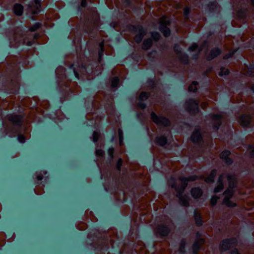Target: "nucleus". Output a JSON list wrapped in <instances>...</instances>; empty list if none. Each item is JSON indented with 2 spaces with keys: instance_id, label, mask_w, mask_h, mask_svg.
Segmentation results:
<instances>
[{
  "instance_id": "1",
  "label": "nucleus",
  "mask_w": 254,
  "mask_h": 254,
  "mask_svg": "<svg viewBox=\"0 0 254 254\" xmlns=\"http://www.w3.org/2000/svg\"><path fill=\"white\" fill-rule=\"evenodd\" d=\"M226 179L228 181L229 186L223 193L224 196L223 203L229 207H234L236 206V202L232 200L236 187V181L234 176L229 175L220 176L217 182V186L215 188L214 191L217 193L220 192L223 189V182Z\"/></svg>"
},
{
  "instance_id": "2",
  "label": "nucleus",
  "mask_w": 254,
  "mask_h": 254,
  "mask_svg": "<svg viewBox=\"0 0 254 254\" xmlns=\"http://www.w3.org/2000/svg\"><path fill=\"white\" fill-rule=\"evenodd\" d=\"M197 177L195 176L189 177L188 178H182L179 179L181 182V186L180 187H176L175 183L170 184L172 188H175L177 192V196L179 198L180 203L184 206H189V197L186 194H183V193L186 187L188 185V182H192L196 179ZM174 181L173 179H171V181Z\"/></svg>"
},
{
  "instance_id": "3",
  "label": "nucleus",
  "mask_w": 254,
  "mask_h": 254,
  "mask_svg": "<svg viewBox=\"0 0 254 254\" xmlns=\"http://www.w3.org/2000/svg\"><path fill=\"white\" fill-rule=\"evenodd\" d=\"M160 31L164 34V36L168 37L170 34V29L167 27V26L170 24L168 17L163 16L160 20Z\"/></svg>"
},
{
  "instance_id": "4",
  "label": "nucleus",
  "mask_w": 254,
  "mask_h": 254,
  "mask_svg": "<svg viewBox=\"0 0 254 254\" xmlns=\"http://www.w3.org/2000/svg\"><path fill=\"white\" fill-rule=\"evenodd\" d=\"M152 120L157 125L160 126H168L170 124L169 120L162 116H158L154 113L151 114Z\"/></svg>"
},
{
  "instance_id": "5",
  "label": "nucleus",
  "mask_w": 254,
  "mask_h": 254,
  "mask_svg": "<svg viewBox=\"0 0 254 254\" xmlns=\"http://www.w3.org/2000/svg\"><path fill=\"white\" fill-rule=\"evenodd\" d=\"M187 110L189 113L194 114L198 111V102L193 99H189L186 102Z\"/></svg>"
},
{
  "instance_id": "6",
  "label": "nucleus",
  "mask_w": 254,
  "mask_h": 254,
  "mask_svg": "<svg viewBox=\"0 0 254 254\" xmlns=\"http://www.w3.org/2000/svg\"><path fill=\"white\" fill-rule=\"evenodd\" d=\"M135 32L136 35L134 37V41L135 42L140 43L143 37L146 35V31L143 29L142 26L138 25L135 27Z\"/></svg>"
},
{
  "instance_id": "7",
  "label": "nucleus",
  "mask_w": 254,
  "mask_h": 254,
  "mask_svg": "<svg viewBox=\"0 0 254 254\" xmlns=\"http://www.w3.org/2000/svg\"><path fill=\"white\" fill-rule=\"evenodd\" d=\"M40 1H39V0H34V1L32 2V3L28 4V7L29 8V10L33 14H37L40 12Z\"/></svg>"
},
{
  "instance_id": "8",
  "label": "nucleus",
  "mask_w": 254,
  "mask_h": 254,
  "mask_svg": "<svg viewBox=\"0 0 254 254\" xmlns=\"http://www.w3.org/2000/svg\"><path fill=\"white\" fill-rule=\"evenodd\" d=\"M174 50L176 52V54L178 58L183 63H184V64H186L188 62V56L185 54H183L182 53L181 49L179 46H178L177 45H175L174 46Z\"/></svg>"
},
{
  "instance_id": "9",
  "label": "nucleus",
  "mask_w": 254,
  "mask_h": 254,
  "mask_svg": "<svg viewBox=\"0 0 254 254\" xmlns=\"http://www.w3.org/2000/svg\"><path fill=\"white\" fill-rule=\"evenodd\" d=\"M191 139L194 143H197L201 140L202 136L199 127H196L194 129L191 135Z\"/></svg>"
},
{
  "instance_id": "10",
  "label": "nucleus",
  "mask_w": 254,
  "mask_h": 254,
  "mask_svg": "<svg viewBox=\"0 0 254 254\" xmlns=\"http://www.w3.org/2000/svg\"><path fill=\"white\" fill-rule=\"evenodd\" d=\"M8 119L15 125L19 126L22 123V117L20 116L10 115L8 116Z\"/></svg>"
},
{
  "instance_id": "11",
  "label": "nucleus",
  "mask_w": 254,
  "mask_h": 254,
  "mask_svg": "<svg viewBox=\"0 0 254 254\" xmlns=\"http://www.w3.org/2000/svg\"><path fill=\"white\" fill-rule=\"evenodd\" d=\"M232 240H225L222 241L220 245V249L222 251H227L233 247Z\"/></svg>"
},
{
  "instance_id": "12",
  "label": "nucleus",
  "mask_w": 254,
  "mask_h": 254,
  "mask_svg": "<svg viewBox=\"0 0 254 254\" xmlns=\"http://www.w3.org/2000/svg\"><path fill=\"white\" fill-rule=\"evenodd\" d=\"M212 120L214 124L213 126V128L214 130H216L221 125V116L219 115H213L212 116Z\"/></svg>"
},
{
  "instance_id": "13",
  "label": "nucleus",
  "mask_w": 254,
  "mask_h": 254,
  "mask_svg": "<svg viewBox=\"0 0 254 254\" xmlns=\"http://www.w3.org/2000/svg\"><path fill=\"white\" fill-rule=\"evenodd\" d=\"M170 231L169 226L160 225L157 229V232L162 236H166L168 234Z\"/></svg>"
},
{
  "instance_id": "14",
  "label": "nucleus",
  "mask_w": 254,
  "mask_h": 254,
  "mask_svg": "<svg viewBox=\"0 0 254 254\" xmlns=\"http://www.w3.org/2000/svg\"><path fill=\"white\" fill-rule=\"evenodd\" d=\"M251 118L249 116H242L240 118L239 123L243 127H246L250 123Z\"/></svg>"
},
{
  "instance_id": "15",
  "label": "nucleus",
  "mask_w": 254,
  "mask_h": 254,
  "mask_svg": "<svg viewBox=\"0 0 254 254\" xmlns=\"http://www.w3.org/2000/svg\"><path fill=\"white\" fill-rule=\"evenodd\" d=\"M221 53V51L218 48H214L212 49L210 54L207 56V59L208 60H211L214 58L218 56Z\"/></svg>"
},
{
  "instance_id": "16",
  "label": "nucleus",
  "mask_w": 254,
  "mask_h": 254,
  "mask_svg": "<svg viewBox=\"0 0 254 254\" xmlns=\"http://www.w3.org/2000/svg\"><path fill=\"white\" fill-rule=\"evenodd\" d=\"M230 152L228 150H225L222 152L220 155V157L222 159L225 160L226 163L227 164H231L232 162V160L228 158V156L230 155Z\"/></svg>"
},
{
  "instance_id": "17",
  "label": "nucleus",
  "mask_w": 254,
  "mask_h": 254,
  "mask_svg": "<svg viewBox=\"0 0 254 254\" xmlns=\"http://www.w3.org/2000/svg\"><path fill=\"white\" fill-rule=\"evenodd\" d=\"M13 10L14 13L20 16L23 13V6L20 4H15L14 6Z\"/></svg>"
},
{
  "instance_id": "18",
  "label": "nucleus",
  "mask_w": 254,
  "mask_h": 254,
  "mask_svg": "<svg viewBox=\"0 0 254 254\" xmlns=\"http://www.w3.org/2000/svg\"><path fill=\"white\" fill-rule=\"evenodd\" d=\"M202 193L201 190L198 188H193L191 190L192 196L194 198H197L201 196Z\"/></svg>"
},
{
  "instance_id": "19",
  "label": "nucleus",
  "mask_w": 254,
  "mask_h": 254,
  "mask_svg": "<svg viewBox=\"0 0 254 254\" xmlns=\"http://www.w3.org/2000/svg\"><path fill=\"white\" fill-rule=\"evenodd\" d=\"M156 143L160 146H164L167 143V138L164 136L156 137L155 139Z\"/></svg>"
},
{
  "instance_id": "20",
  "label": "nucleus",
  "mask_w": 254,
  "mask_h": 254,
  "mask_svg": "<svg viewBox=\"0 0 254 254\" xmlns=\"http://www.w3.org/2000/svg\"><path fill=\"white\" fill-rule=\"evenodd\" d=\"M152 45V42L151 39H145L142 44V48L144 50L149 49Z\"/></svg>"
},
{
  "instance_id": "21",
  "label": "nucleus",
  "mask_w": 254,
  "mask_h": 254,
  "mask_svg": "<svg viewBox=\"0 0 254 254\" xmlns=\"http://www.w3.org/2000/svg\"><path fill=\"white\" fill-rule=\"evenodd\" d=\"M203 242V240L200 239L198 241L195 242L192 246L193 253H196L199 249L200 245Z\"/></svg>"
},
{
  "instance_id": "22",
  "label": "nucleus",
  "mask_w": 254,
  "mask_h": 254,
  "mask_svg": "<svg viewBox=\"0 0 254 254\" xmlns=\"http://www.w3.org/2000/svg\"><path fill=\"white\" fill-rule=\"evenodd\" d=\"M216 171L215 170H212L211 171L210 175L207 178H206V179L205 180V181L208 183L213 182L214 181V178L215 176H216Z\"/></svg>"
},
{
  "instance_id": "23",
  "label": "nucleus",
  "mask_w": 254,
  "mask_h": 254,
  "mask_svg": "<svg viewBox=\"0 0 254 254\" xmlns=\"http://www.w3.org/2000/svg\"><path fill=\"white\" fill-rule=\"evenodd\" d=\"M194 217L196 224L197 226H201L202 225V221L199 214L196 212H194Z\"/></svg>"
},
{
  "instance_id": "24",
  "label": "nucleus",
  "mask_w": 254,
  "mask_h": 254,
  "mask_svg": "<svg viewBox=\"0 0 254 254\" xmlns=\"http://www.w3.org/2000/svg\"><path fill=\"white\" fill-rule=\"evenodd\" d=\"M197 84L198 83L196 81L192 82L189 87V90L190 92H195L197 90L196 86Z\"/></svg>"
},
{
  "instance_id": "25",
  "label": "nucleus",
  "mask_w": 254,
  "mask_h": 254,
  "mask_svg": "<svg viewBox=\"0 0 254 254\" xmlns=\"http://www.w3.org/2000/svg\"><path fill=\"white\" fill-rule=\"evenodd\" d=\"M185 245H186L185 241L184 240H181L180 244L179 249V252L181 253H183L184 252Z\"/></svg>"
},
{
  "instance_id": "26",
  "label": "nucleus",
  "mask_w": 254,
  "mask_h": 254,
  "mask_svg": "<svg viewBox=\"0 0 254 254\" xmlns=\"http://www.w3.org/2000/svg\"><path fill=\"white\" fill-rule=\"evenodd\" d=\"M119 79L118 77H114L112 80L111 86L113 88H115L117 86L119 83Z\"/></svg>"
},
{
  "instance_id": "27",
  "label": "nucleus",
  "mask_w": 254,
  "mask_h": 254,
  "mask_svg": "<svg viewBox=\"0 0 254 254\" xmlns=\"http://www.w3.org/2000/svg\"><path fill=\"white\" fill-rule=\"evenodd\" d=\"M41 26V24L39 23H36L34 25H33L32 26H31L29 28V29L31 31H35L37 29H38Z\"/></svg>"
},
{
  "instance_id": "28",
  "label": "nucleus",
  "mask_w": 254,
  "mask_h": 254,
  "mask_svg": "<svg viewBox=\"0 0 254 254\" xmlns=\"http://www.w3.org/2000/svg\"><path fill=\"white\" fill-rule=\"evenodd\" d=\"M229 70L225 68H221L220 69V72L219 73L220 76L226 75L228 74Z\"/></svg>"
},
{
  "instance_id": "29",
  "label": "nucleus",
  "mask_w": 254,
  "mask_h": 254,
  "mask_svg": "<svg viewBox=\"0 0 254 254\" xmlns=\"http://www.w3.org/2000/svg\"><path fill=\"white\" fill-rule=\"evenodd\" d=\"M148 97V95L147 93L142 92L140 93L139 95V99L140 100H146Z\"/></svg>"
},
{
  "instance_id": "30",
  "label": "nucleus",
  "mask_w": 254,
  "mask_h": 254,
  "mask_svg": "<svg viewBox=\"0 0 254 254\" xmlns=\"http://www.w3.org/2000/svg\"><path fill=\"white\" fill-rule=\"evenodd\" d=\"M151 36L154 39V40L157 41L160 38V34L158 32H152Z\"/></svg>"
},
{
  "instance_id": "31",
  "label": "nucleus",
  "mask_w": 254,
  "mask_h": 254,
  "mask_svg": "<svg viewBox=\"0 0 254 254\" xmlns=\"http://www.w3.org/2000/svg\"><path fill=\"white\" fill-rule=\"evenodd\" d=\"M99 134L98 132L94 131L93 133V140L94 142H96L98 140Z\"/></svg>"
},
{
  "instance_id": "32",
  "label": "nucleus",
  "mask_w": 254,
  "mask_h": 254,
  "mask_svg": "<svg viewBox=\"0 0 254 254\" xmlns=\"http://www.w3.org/2000/svg\"><path fill=\"white\" fill-rule=\"evenodd\" d=\"M218 197L216 196H213L211 199V204L212 205H215L216 204Z\"/></svg>"
},
{
  "instance_id": "33",
  "label": "nucleus",
  "mask_w": 254,
  "mask_h": 254,
  "mask_svg": "<svg viewBox=\"0 0 254 254\" xmlns=\"http://www.w3.org/2000/svg\"><path fill=\"white\" fill-rule=\"evenodd\" d=\"M197 45L196 44H193L190 48L189 51L190 52H193L197 49Z\"/></svg>"
},
{
  "instance_id": "34",
  "label": "nucleus",
  "mask_w": 254,
  "mask_h": 254,
  "mask_svg": "<svg viewBox=\"0 0 254 254\" xmlns=\"http://www.w3.org/2000/svg\"><path fill=\"white\" fill-rule=\"evenodd\" d=\"M119 135L120 144L121 145H122L123 139V137L122 131V130L121 129L119 130Z\"/></svg>"
},
{
  "instance_id": "35",
  "label": "nucleus",
  "mask_w": 254,
  "mask_h": 254,
  "mask_svg": "<svg viewBox=\"0 0 254 254\" xmlns=\"http://www.w3.org/2000/svg\"><path fill=\"white\" fill-rule=\"evenodd\" d=\"M122 160L121 159H119L117 163V164H116V167L118 170H120V168L122 166Z\"/></svg>"
},
{
  "instance_id": "36",
  "label": "nucleus",
  "mask_w": 254,
  "mask_h": 254,
  "mask_svg": "<svg viewBox=\"0 0 254 254\" xmlns=\"http://www.w3.org/2000/svg\"><path fill=\"white\" fill-rule=\"evenodd\" d=\"M104 154V151L101 149H97L96 151V154L98 156H102Z\"/></svg>"
},
{
  "instance_id": "37",
  "label": "nucleus",
  "mask_w": 254,
  "mask_h": 254,
  "mask_svg": "<svg viewBox=\"0 0 254 254\" xmlns=\"http://www.w3.org/2000/svg\"><path fill=\"white\" fill-rule=\"evenodd\" d=\"M108 154L109 155V156L111 157V158H113V154H114V148H110L109 149H108Z\"/></svg>"
},
{
  "instance_id": "38",
  "label": "nucleus",
  "mask_w": 254,
  "mask_h": 254,
  "mask_svg": "<svg viewBox=\"0 0 254 254\" xmlns=\"http://www.w3.org/2000/svg\"><path fill=\"white\" fill-rule=\"evenodd\" d=\"M190 13V8L189 7H186L184 10V14L186 17H187Z\"/></svg>"
},
{
  "instance_id": "39",
  "label": "nucleus",
  "mask_w": 254,
  "mask_h": 254,
  "mask_svg": "<svg viewBox=\"0 0 254 254\" xmlns=\"http://www.w3.org/2000/svg\"><path fill=\"white\" fill-rule=\"evenodd\" d=\"M18 139L19 141L21 143H24L25 141V138L23 135H19L18 137Z\"/></svg>"
},
{
  "instance_id": "40",
  "label": "nucleus",
  "mask_w": 254,
  "mask_h": 254,
  "mask_svg": "<svg viewBox=\"0 0 254 254\" xmlns=\"http://www.w3.org/2000/svg\"><path fill=\"white\" fill-rule=\"evenodd\" d=\"M36 178L38 181H41L43 179V176L42 174H38L37 175Z\"/></svg>"
},
{
  "instance_id": "41",
  "label": "nucleus",
  "mask_w": 254,
  "mask_h": 254,
  "mask_svg": "<svg viewBox=\"0 0 254 254\" xmlns=\"http://www.w3.org/2000/svg\"><path fill=\"white\" fill-rule=\"evenodd\" d=\"M86 0H82L81 5L82 6L84 7L86 5Z\"/></svg>"
},
{
  "instance_id": "42",
  "label": "nucleus",
  "mask_w": 254,
  "mask_h": 254,
  "mask_svg": "<svg viewBox=\"0 0 254 254\" xmlns=\"http://www.w3.org/2000/svg\"><path fill=\"white\" fill-rule=\"evenodd\" d=\"M139 106L141 109H144L145 107V105L143 103H140Z\"/></svg>"
},
{
  "instance_id": "43",
  "label": "nucleus",
  "mask_w": 254,
  "mask_h": 254,
  "mask_svg": "<svg viewBox=\"0 0 254 254\" xmlns=\"http://www.w3.org/2000/svg\"><path fill=\"white\" fill-rule=\"evenodd\" d=\"M250 155L252 157H254V148L251 151Z\"/></svg>"
},
{
  "instance_id": "44",
  "label": "nucleus",
  "mask_w": 254,
  "mask_h": 254,
  "mask_svg": "<svg viewBox=\"0 0 254 254\" xmlns=\"http://www.w3.org/2000/svg\"><path fill=\"white\" fill-rule=\"evenodd\" d=\"M233 53L232 54H229V55H226V56L225 57V58H230V57L232 56V55H233Z\"/></svg>"
},
{
  "instance_id": "45",
  "label": "nucleus",
  "mask_w": 254,
  "mask_h": 254,
  "mask_svg": "<svg viewBox=\"0 0 254 254\" xmlns=\"http://www.w3.org/2000/svg\"><path fill=\"white\" fill-rule=\"evenodd\" d=\"M206 42H204V43H203V45L202 46V47H201V49H200L199 51H201V50H202V49H203V47L204 46H206Z\"/></svg>"
},
{
  "instance_id": "46",
  "label": "nucleus",
  "mask_w": 254,
  "mask_h": 254,
  "mask_svg": "<svg viewBox=\"0 0 254 254\" xmlns=\"http://www.w3.org/2000/svg\"><path fill=\"white\" fill-rule=\"evenodd\" d=\"M74 75L77 78H78V73H77L76 71H74Z\"/></svg>"
},
{
  "instance_id": "47",
  "label": "nucleus",
  "mask_w": 254,
  "mask_h": 254,
  "mask_svg": "<svg viewBox=\"0 0 254 254\" xmlns=\"http://www.w3.org/2000/svg\"><path fill=\"white\" fill-rule=\"evenodd\" d=\"M206 106V104L205 103H203L201 104V107L202 108H204Z\"/></svg>"
},
{
  "instance_id": "48",
  "label": "nucleus",
  "mask_w": 254,
  "mask_h": 254,
  "mask_svg": "<svg viewBox=\"0 0 254 254\" xmlns=\"http://www.w3.org/2000/svg\"><path fill=\"white\" fill-rule=\"evenodd\" d=\"M233 254H239L238 253L237 251L236 250V251H234Z\"/></svg>"
},
{
  "instance_id": "49",
  "label": "nucleus",
  "mask_w": 254,
  "mask_h": 254,
  "mask_svg": "<svg viewBox=\"0 0 254 254\" xmlns=\"http://www.w3.org/2000/svg\"><path fill=\"white\" fill-rule=\"evenodd\" d=\"M252 4L254 5V0H252Z\"/></svg>"
},
{
  "instance_id": "50",
  "label": "nucleus",
  "mask_w": 254,
  "mask_h": 254,
  "mask_svg": "<svg viewBox=\"0 0 254 254\" xmlns=\"http://www.w3.org/2000/svg\"><path fill=\"white\" fill-rule=\"evenodd\" d=\"M252 90H253L254 91V86L252 87Z\"/></svg>"
},
{
  "instance_id": "51",
  "label": "nucleus",
  "mask_w": 254,
  "mask_h": 254,
  "mask_svg": "<svg viewBox=\"0 0 254 254\" xmlns=\"http://www.w3.org/2000/svg\"><path fill=\"white\" fill-rule=\"evenodd\" d=\"M44 173L45 174H47V172H44Z\"/></svg>"
}]
</instances>
